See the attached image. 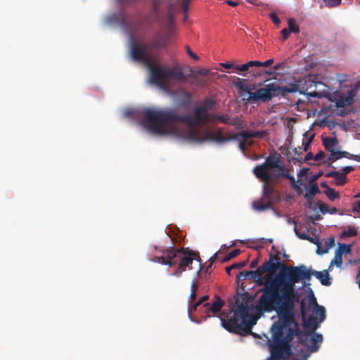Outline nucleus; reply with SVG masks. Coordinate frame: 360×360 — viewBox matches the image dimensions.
Listing matches in <instances>:
<instances>
[{"label": "nucleus", "instance_id": "052dcab7", "mask_svg": "<svg viewBox=\"0 0 360 360\" xmlns=\"http://www.w3.org/2000/svg\"><path fill=\"white\" fill-rule=\"evenodd\" d=\"M209 71L205 69L199 70L197 73L200 76H207L208 75Z\"/></svg>", "mask_w": 360, "mask_h": 360}, {"label": "nucleus", "instance_id": "864d4df0", "mask_svg": "<svg viewBox=\"0 0 360 360\" xmlns=\"http://www.w3.org/2000/svg\"><path fill=\"white\" fill-rule=\"evenodd\" d=\"M218 259V252H216L211 258H210V263L206 268V272L208 271V269L211 267L212 264Z\"/></svg>", "mask_w": 360, "mask_h": 360}, {"label": "nucleus", "instance_id": "0e129e2a", "mask_svg": "<svg viewBox=\"0 0 360 360\" xmlns=\"http://www.w3.org/2000/svg\"><path fill=\"white\" fill-rule=\"evenodd\" d=\"M311 160H314V156L311 152H309L307 154V155L305 157V160L309 161Z\"/></svg>", "mask_w": 360, "mask_h": 360}, {"label": "nucleus", "instance_id": "13d9d810", "mask_svg": "<svg viewBox=\"0 0 360 360\" xmlns=\"http://www.w3.org/2000/svg\"><path fill=\"white\" fill-rule=\"evenodd\" d=\"M209 299L208 295H204L201 298H200L196 302L195 305H200L202 302H205Z\"/></svg>", "mask_w": 360, "mask_h": 360}, {"label": "nucleus", "instance_id": "4d7b16f0", "mask_svg": "<svg viewBox=\"0 0 360 360\" xmlns=\"http://www.w3.org/2000/svg\"><path fill=\"white\" fill-rule=\"evenodd\" d=\"M198 289V285L197 284V283L193 280L191 283V292H197Z\"/></svg>", "mask_w": 360, "mask_h": 360}, {"label": "nucleus", "instance_id": "338daca9", "mask_svg": "<svg viewBox=\"0 0 360 360\" xmlns=\"http://www.w3.org/2000/svg\"><path fill=\"white\" fill-rule=\"evenodd\" d=\"M258 262H259V259L258 258L252 260V262L250 263V267L252 268V269L256 267L257 266V264H258Z\"/></svg>", "mask_w": 360, "mask_h": 360}, {"label": "nucleus", "instance_id": "2eb2a0df", "mask_svg": "<svg viewBox=\"0 0 360 360\" xmlns=\"http://www.w3.org/2000/svg\"><path fill=\"white\" fill-rule=\"evenodd\" d=\"M308 303L309 305L307 307H314L313 309V315L316 319L319 316V322H323L324 319H326V311L325 308L322 306H320L316 302V299L314 297V295L312 291H311L310 295L308 297Z\"/></svg>", "mask_w": 360, "mask_h": 360}, {"label": "nucleus", "instance_id": "de8ad7c7", "mask_svg": "<svg viewBox=\"0 0 360 360\" xmlns=\"http://www.w3.org/2000/svg\"><path fill=\"white\" fill-rule=\"evenodd\" d=\"M270 18H271L272 22L275 25H278L281 22V20H280L279 18L278 17V15L275 13H271L270 14Z\"/></svg>", "mask_w": 360, "mask_h": 360}, {"label": "nucleus", "instance_id": "79ce46f5", "mask_svg": "<svg viewBox=\"0 0 360 360\" xmlns=\"http://www.w3.org/2000/svg\"><path fill=\"white\" fill-rule=\"evenodd\" d=\"M274 60L273 58H270L264 62L259 61L260 64L255 65L256 67H269L274 63Z\"/></svg>", "mask_w": 360, "mask_h": 360}, {"label": "nucleus", "instance_id": "4c0bfd02", "mask_svg": "<svg viewBox=\"0 0 360 360\" xmlns=\"http://www.w3.org/2000/svg\"><path fill=\"white\" fill-rule=\"evenodd\" d=\"M294 231H295V234L297 235V236L299 238H300L302 240H307V239H309L308 238L309 235H307L306 233H301V232L299 231V230H298V229L297 227V223L296 222H295Z\"/></svg>", "mask_w": 360, "mask_h": 360}, {"label": "nucleus", "instance_id": "0eeeda50", "mask_svg": "<svg viewBox=\"0 0 360 360\" xmlns=\"http://www.w3.org/2000/svg\"><path fill=\"white\" fill-rule=\"evenodd\" d=\"M288 313L287 319L293 320V309L298 295L295 290V284L300 281H309L311 276L319 280L323 285L330 286L332 283L328 270L318 271L308 269L304 265L297 266H288Z\"/></svg>", "mask_w": 360, "mask_h": 360}, {"label": "nucleus", "instance_id": "a878e982", "mask_svg": "<svg viewBox=\"0 0 360 360\" xmlns=\"http://www.w3.org/2000/svg\"><path fill=\"white\" fill-rule=\"evenodd\" d=\"M335 245V240L333 237L330 238L326 243L325 248H322L321 246L318 247L316 252L319 255H323L328 252V250L330 249Z\"/></svg>", "mask_w": 360, "mask_h": 360}, {"label": "nucleus", "instance_id": "1a4fd4ad", "mask_svg": "<svg viewBox=\"0 0 360 360\" xmlns=\"http://www.w3.org/2000/svg\"><path fill=\"white\" fill-rule=\"evenodd\" d=\"M297 328L298 331L297 334L295 335L299 338L300 342L302 345H304L308 347V349L309 352L305 356V359H307L310 353L316 352L319 350L321 344L323 341V336L321 334L313 333L311 335H306L304 334L300 329L299 328L298 323L295 320V308L293 309V320L289 322L285 327L283 330V335H286L289 332L290 329Z\"/></svg>", "mask_w": 360, "mask_h": 360}, {"label": "nucleus", "instance_id": "423d86ee", "mask_svg": "<svg viewBox=\"0 0 360 360\" xmlns=\"http://www.w3.org/2000/svg\"><path fill=\"white\" fill-rule=\"evenodd\" d=\"M292 321L286 319L277 321L273 323L271 328V338L264 335V346H268L270 357L268 360H288L292 355L290 342L295 338L298 330L290 329L286 335H283V330L285 326Z\"/></svg>", "mask_w": 360, "mask_h": 360}, {"label": "nucleus", "instance_id": "5701e85b", "mask_svg": "<svg viewBox=\"0 0 360 360\" xmlns=\"http://www.w3.org/2000/svg\"><path fill=\"white\" fill-rule=\"evenodd\" d=\"M353 98L351 96L346 97H341L337 99L335 105L338 108H344L345 106H349L353 103Z\"/></svg>", "mask_w": 360, "mask_h": 360}, {"label": "nucleus", "instance_id": "c85d7f7f", "mask_svg": "<svg viewBox=\"0 0 360 360\" xmlns=\"http://www.w3.org/2000/svg\"><path fill=\"white\" fill-rule=\"evenodd\" d=\"M334 179L335 181L336 185L338 186H344L348 181V178L347 176H345V174L338 171L335 176H334Z\"/></svg>", "mask_w": 360, "mask_h": 360}, {"label": "nucleus", "instance_id": "2f4dec72", "mask_svg": "<svg viewBox=\"0 0 360 360\" xmlns=\"http://www.w3.org/2000/svg\"><path fill=\"white\" fill-rule=\"evenodd\" d=\"M248 259L245 260V261H243V262H237V263H234L233 264H231V266H229L226 268V271L228 274H231V271L233 269H240V268H243V266H245L247 263H248Z\"/></svg>", "mask_w": 360, "mask_h": 360}, {"label": "nucleus", "instance_id": "37998d69", "mask_svg": "<svg viewBox=\"0 0 360 360\" xmlns=\"http://www.w3.org/2000/svg\"><path fill=\"white\" fill-rule=\"evenodd\" d=\"M191 0H181V7L184 13H186L188 10V4Z\"/></svg>", "mask_w": 360, "mask_h": 360}, {"label": "nucleus", "instance_id": "bb28decb", "mask_svg": "<svg viewBox=\"0 0 360 360\" xmlns=\"http://www.w3.org/2000/svg\"><path fill=\"white\" fill-rule=\"evenodd\" d=\"M358 231L354 226H347L346 229L342 232V238L354 237L357 236Z\"/></svg>", "mask_w": 360, "mask_h": 360}, {"label": "nucleus", "instance_id": "72a5a7b5", "mask_svg": "<svg viewBox=\"0 0 360 360\" xmlns=\"http://www.w3.org/2000/svg\"><path fill=\"white\" fill-rule=\"evenodd\" d=\"M324 193L331 201H334L335 199L340 198V193L338 192H335L332 188L326 190Z\"/></svg>", "mask_w": 360, "mask_h": 360}, {"label": "nucleus", "instance_id": "4be33fe9", "mask_svg": "<svg viewBox=\"0 0 360 360\" xmlns=\"http://www.w3.org/2000/svg\"><path fill=\"white\" fill-rule=\"evenodd\" d=\"M342 158H348V159H350V160H356V155H354V154H351L347 151H340V150H338V152H336V154L333 157V160H331V162L328 165V167H332V163L335 162L336 160H339V159H341Z\"/></svg>", "mask_w": 360, "mask_h": 360}, {"label": "nucleus", "instance_id": "f03ea898", "mask_svg": "<svg viewBox=\"0 0 360 360\" xmlns=\"http://www.w3.org/2000/svg\"><path fill=\"white\" fill-rule=\"evenodd\" d=\"M140 115L143 127L148 131L159 135L176 134L178 123L185 124L188 127L186 130L196 129L195 127L212 121L213 116L199 106L194 109L193 116L181 115L176 108L155 110L146 108L141 110Z\"/></svg>", "mask_w": 360, "mask_h": 360}, {"label": "nucleus", "instance_id": "5fc2aeb1", "mask_svg": "<svg viewBox=\"0 0 360 360\" xmlns=\"http://www.w3.org/2000/svg\"><path fill=\"white\" fill-rule=\"evenodd\" d=\"M308 238L309 239H307V240H308V241H309V242L316 245L317 248L321 246V243H320L319 240L317 238H312V237H311L309 236H308Z\"/></svg>", "mask_w": 360, "mask_h": 360}, {"label": "nucleus", "instance_id": "473e14b6", "mask_svg": "<svg viewBox=\"0 0 360 360\" xmlns=\"http://www.w3.org/2000/svg\"><path fill=\"white\" fill-rule=\"evenodd\" d=\"M288 29L290 32H293L295 34H297L300 32V27L298 25L295 23V21L294 19L290 18L288 20Z\"/></svg>", "mask_w": 360, "mask_h": 360}, {"label": "nucleus", "instance_id": "6e6552de", "mask_svg": "<svg viewBox=\"0 0 360 360\" xmlns=\"http://www.w3.org/2000/svg\"><path fill=\"white\" fill-rule=\"evenodd\" d=\"M285 166L281 162V155L277 152L271 153L264 163L253 169L255 176L264 183H270L278 179L280 172L284 171Z\"/></svg>", "mask_w": 360, "mask_h": 360}, {"label": "nucleus", "instance_id": "a19ab883", "mask_svg": "<svg viewBox=\"0 0 360 360\" xmlns=\"http://www.w3.org/2000/svg\"><path fill=\"white\" fill-rule=\"evenodd\" d=\"M250 276V271H240L237 276L238 280H245Z\"/></svg>", "mask_w": 360, "mask_h": 360}, {"label": "nucleus", "instance_id": "4468645a", "mask_svg": "<svg viewBox=\"0 0 360 360\" xmlns=\"http://www.w3.org/2000/svg\"><path fill=\"white\" fill-rule=\"evenodd\" d=\"M322 143L324 146L325 149L330 153L329 156L328 157V161L331 162L333 157L335 155L336 152H338V146L339 144L338 139L336 136L333 137H323L322 138Z\"/></svg>", "mask_w": 360, "mask_h": 360}, {"label": "nucleus", "instance_id": "e433bc0d", "mask_svg": "<svg viewBox=\"0 0 360 360\" xmlns=\"http://www.w3.org/2000/svg\"><path fill=\"white\" fill-rule=\"evenodd\" d=\"M229 125L234 126L237 128H241L243 126V123L241 120L238 117H231L229 122Z\"/></svg>", "mask_w": 360, "mask_h": 360}, {"label": "nucleus", "instance_id": "69168bd1", "mask_svg": "<svg viewBox=\"0 0 360 360\" xmlns=\"http://www.w3.org/2000/svg\"><path fill=\"white\" fill-rule=\"evenodd\" d=\"M195 297H196V293L191 292V295L189 296V298H188V302L190 303L193 302L195 300Z\"/></svg>", "mask_w": 360, "mask_h": 360}, {"label": "nucleus", "instance_id": "a18cd8bd", "mask_svg": "<svg viewBox=\"0 0 360 360\" xmlns=\"http://www.w3.org/2000/svg\"><path fill=\"white\" fill-rule=\"evenodd\" d=\"M186 50L188 55L191 58H192L193 59H194L195 60H198L199 59L198 56L191 51V48L188 46H186Z\"/></svg>", "mask_w": 360, "mask_h": 360}, {"label": "nucleus", "instance_id": "58836bf2", "mask_svg": "<svg viewBox=\"0 0 360 360\" xmlns=\"http://www.w3.org/2000/svg\"><path fill=\"white\" fill-rule=\"evenodd\" d=\"M317 205H318V207L319 209V210L321 211V212L322 214H326V213H328V206L326 203L325 202H323L321 201H319L317 202Z\"/></svg>", "mask_w": 360, "mask_h": 360}, {"label": "nucleus", "instance_id": "cd10ccee", "mask_svg": "<svg viewBox=\"0 0 360 360\" xmlns=\"http://www.w3.org/2000/svg\"><path fill=\"white\" fill-rule=\"evenodd\" d=\"M260 64L259 60H250L241 65L236 66V70L238 71L245 72L248 71L250 68L255 67V65Z\"/></svg>", "mask_w": 360, "mask_h": 360}, {"label": "nucleus", "instance_id": "ea45409f", "mask_svg": "<svg viewBox=\"0 0 360 360\" xmlns=\"http://www.w3.org/2000/svg\"><path fill=\"white\" fill-rule=\"evenodd\" d=\"M342 0H323V2L328 7H334L340 5Z\"/></svg>", "mask_w": 360, "mask_h": 360}, {"label": "nucleus", "instance_id": "393cba45", "mask_svg": "<svg viewBox=\"0 0 360 360\" xmlns=\"http://www.w3.org/2000/svg\"><path fill=\"white\" fill-rule=\"evenodd\" d=\"M326 85L319 79V77L317 76V79H316V90L317 96L315 98H321L325 96L326 94Z\"/></svg>", "mask_w": 360, "mask_h": 360}, {"label": "nucleus", "instance_id": "e2e57ef3", "mask_svg": "<svg viewBox=\"0 0 360 360\" xmlns=\"http://www.w3.org/2000/svg\"><path fill=\"white\" fill-rule=\"evenodd\" d=\"M220 65H221V66H222L224 68H232L233 66V64L230 63V62L222 63Z\"/></svg>", "mask_w": 360, "mask_h": 360}, {"label": "nucleus", "instance_id": "bf43d9fd", "mask_svg": "<svg viewBox=\"0 0 360 360\" xmlns=\"http://www.w3.org/2000/svg\"><path fill=\"white\" fill-rule=\"evenodd\" d=\"M184 269H181L180 266L178 265V269L172 274L174 276H179L183 271H184Z\"/></svg>", "mask_w": 360, "mask_h": 360}, {"label": "nucleus", "instance_id": "7c9ffc66", "mask_svg": "<svg viewBox=\"0 0 360 360\" xmlns=\"http://www.w3.org/2000/svg\"><path fill=\"white\" fill-rule=\"evenodd\" d=\"M231 120V115L229 114H224L221 115H213L212 121H219L223 124H228Z\"/></svg>", "mask_w": 360, "mask_h": 360}, {"label": "nucleus", "instance_id": "c9c22d12", "mask_svg": "<svg viewBox=\"0 0 360 360\" xmlns=\"http://www.w3.org/2000/svg\"><path fill=\"white\" fill-rule=\"evenodd\" d=\"M335 252H339V253H341V256H342L343 254L349 253L351 248L346 244H339L338 248L335 250Z\"/></svg>", "mask_w": 360, "mask_h": 360}, {"label": "nucleus", "instance_id": "09e8293b", "mask_svg": "<svg viewBox=\"0 0 360 360\" xmlns=\"http://www.w3.org/2000/svg\"><path fill=\"white\" fill-rule=\"evenodd\" d=\"M354 169V168L352 166H345V167H343L341 170H342V174H345V176H347V174L350 173L351 172H352L353 170Z\"/></svg>", "mask_w": 360, "mask_h": 360}, {"label": "nucleus", "instance_id": "49530a36", "mask_svg": "<svg viewBox=\"0 0 360 360\" xmlns=\"http://www.w3.org/2000/svg\"><path fill=\"white\" fill-rule=\"evenodd\" d=\"M312 139L313 137H311L309 139H308L307 141H302V146H303V150L304 151H307L309 146H310V144H311V142L312 141Z\"/></svg>", "mask_w": 360, "mask_h": 360}, {"label": "nucleus", "instance_id": "ddd939ff", "mask_svg": "<svg viewBox=\"0 0 360 360\" xmlns=\"http://www.w3.org/2000/svg\"><path fill=\"white\" fill-rule=\"evenodd\" d=\"M266 134L264 131H243L237 134H232L236 136L235 140L238 141V147L240 150L245 152L246 150V141L251 138L259 137L262 138Z\"/></svg>", "mask_w": 360, "mask_h": 360}, {"label": "nucleus", "instance_id": "f704fd0d", "mask_svg": "<svg viewBox=\"0 0 360 360\" xmlns=\"http://www.w3.org/2000/svg\"><path fill=\"white\" fill-rule=\"evenodd\" d=\"M240 253V250L239 249H235L229 252L224 258L221 259V262H226L231 260L233 258H235Z\"/></svg>", "mask_w": 360, "mask_h": 360}, {"label": "nucleus", "instance_id": "c03bdc74", "mask_svg": "<svg viewBox=\"0 0 360 360\" xmlns=\"http://www.w3.org/2000/svg\"><path fill=\"white\" fill-rule=\"evenodd\" d=\"M282 41H285L290 36V32L288 29L284 28L281 30Z\"/></svg>", "mask_w": 360, "mask_h": 360}, {"label": "nucleus", "instance_id": "dca6fc26", "mask_svg": "<svg viewBox=\"0 0 360 360\" xmlns=\"http://www.w3.org/2000/svg\"><path fill=\"white\" fill-rule=\"evenodd\" d=\"M162 256L155 257L151 261L169 266H175V262L173 261V257L172 255L173 253V247L162 250Z\"/></svg>", "mask_w": 360, "mask_h": 360}, {"label": "nucleus", "instance_id": "9b49d317", "mask_svg": "<svg viewBox=\"0 0 360 360\" xmlns=\"http://www.w3.org/2000/svg\"><path fill=\"white\" fill-rule=\"evenodd\" d=\"M173 261L175 262V265L178 264L181 269L186 270V268L192 269L191 264L193 260L199 257L198 253L188 250V248H176L173 247Z\"/></svg>", "mask_w": 360, "mask_h": 360}, {"label": "nucleus", "instance_id": "6e6d98bb", "mask_svg": "<svg viewBox=\"0 0 360 360\" xmlns=\"http://www.w3.org/2000/svg\"><path fill=\"white\" fill-rule=\"evenodd\" d=\"M321 219V217L319 214L309 217V219L311 222H314L315 221L320 220Z\"/></svg>", "mask_w": 360, "mask_h": 360}, {"label": "nucleus", "instance_id": "f8f14e48", "mask_svg": "<svg viewBox=\"0 0 360 360\" xmlns=\"http://www.w3.org/2000/svg\"><path fill=\"white\" fill-rule=\"evenodd\" d=\"M300 310L304 326L302 332L306 335H311L319 327L321 322H319L318 319L314 316L307 317L309 307H307L304 300L300 303Z\"/></svg>", "mask_w": 360, "mask_h": 360}, {"label": "nucleus", "instance_id": "a211bd4d", "mask_svg": "<svg viewBox=\"0 0 360 360\" xmlns=\"http://www.w3.org/2000/svg\"><path fill=\"white\" fill-rule=\"evenodd\" d=\"M224 302L217 297L212 304L209 302L204 304V307H205L207 314L211 312L215 314L221 311Z\"/></svg>", "mask_w": 360, "mask_h": 360}, {"label": "nucleus", "instance_id": "c756f323", "mask_svg": "<svg viewBox=\"0 0 360 360\" xmlns=\"http://www.w3.org/2000/svg\"><path fill=\"white\" fill-rule=\"evenodd\" d=\"M342 264V256H341V253H339V252H335V257L330 263L329 269H330L333 265H336L338 267H341Z\"/></svg>", "mask_w": 360, "mask_h": 360}, {"label": "nucleus", "instance_id": "774afa93", "mask_svg": "<svg viewBox=\"0 0 360 360\" xmlns=\"http://www.w3.org/2000/svg\"><path fill=\"white\" fill-rule=\"evenodd\" d=\"M356 283L358 284L359 288L360 289V266H359L357 275L356 276Z\"/></svg>", "mask_w": 360, "mask_h": 360}, {"label": "nucleus", "instance_id": "680f3d73", "mask_svg": "<svg viewBox=\"0 0 360 360\" xmlns=\"http://www.w3.org/2000/svg\"><path fill=\"white\" fill-rule=\"evenodd\" d=\"M250 73H251L255 77H259L262 75V72L257 70H252L250 71Z\"/></svg>", "mask_w": 360, "mask_h": 360}, {"label": "nucleus", "instance_id": "20e7f679", "mask_svg": "<svg viewBox=\"0 0 360 360\" xmlns=\"http://www.w3.org/2000/svg\"><path fill=\"white\" fill-rule=\"evenodd\" d=\"M316 79H317V75H309L299 79L297 84H291L289 86H281L276 82L270 83L255 92H250L249 98L254 101L261 100L266 102L273 97L285 96L288 93L297 91L307 95L309 97H316L317 96L316 91H315Z\"/></svg>", "mask_w": 360, "mask_h": 360}, {"label": "nucleus", "instance_id": "aec40b11", "mask_svg": "<svg viewBox=\"0 0 360 360\" xmlns=\"http://www.w3.org/2000/svg\"><path fill=\"white\" fill-rule=\"evenodd\" d=\"M272 206L273 205L271 204L270 201L263 200V198H261L252 202L253 209L258 212L264 211L267 209L271 208Z\"/></svg>", "mask_w": 360, "mask_h": 360}, {"label": "nucleus", "instance_id": "39448f33", "mask_svg": "<svg viewBox=\"0 0 360 360\" xmlns=\"http://www.w3.org/2000/svg\"><path fill=\"white\" fill-rule=\"evenodd\" d=\"M221 326L230 333L245 335L251 332L255 324V320L250 315L248 304L246 301L235 299L229 304V312L224 311L220 314Z\"/></svg>", "mask_w": 360, "mask_h": 360}, {"label": "nucleus", "instance_id": "b1692460", "mask_svg": "<svg viewBox=\"0 0 360 360\" xmlns=\"http://www.w3.org/2000/svg\"><path fill=\"white\" fill-rule=\"evenodd\" d=\"M215 103L216 101L213 98H207L202 101L199 107H200L206 112H208L209 110H211L214 108Z\"/></svg>", "mask_w": 360, "mask_h": 360}, {"label": "nucleus", "instance_id": "3c124183", "mask_svg": "<svg viewBox=\"0 0 360 360\" xmlns=\"http://www.w3.org/2000/svg\"><path fill=\"white\" fill-rule=\"evenodd\" d=\"M352 210L354 212H360V200L355 201L353 203Z\"/></svg>", "mask_w": 360, "mask_h": 360}, {"label": "nucleus", "instance_id": "603ef678", "mask_svg": "<svg viewBox=\"0 0 360 360\" xmlns=\"http://www.w3.org/2000/svg\"><path fill=\"white\" fill-rule=\"evenodd\" d=\"M326 156V154L323 151L320 150L315 156H314V160H323Z\"/></svg>", "mask_w": 360, "mask_h": 360}, {"label": "nucleus", "instance_id": "f3484780", "mask_svg": "<svg viewBox=\"0 0 360 360\" xmlns=\"http://www.w3.org/2000/svg\"><path fill=\"white\" fill-rule=\"evenodd\" d=\"M269 184V183L264 184L262 198H263V200L270 201L271 204L273 205L274 202L278 200V194L277 191L274 188V187Z\"/></svg>", "mask_w": 360, "mask_h": 360}, {"label": "nucleus", "instance_id": "f257e3e1", "mask_svg": "<svg viewBox=\"0 0 360 360\" xmlns=\"http://www.w3.org/2000/svg\"><path fill=\"white\" fill-rule=\"evenodd\" d=\"M276 254H270L269 259L255 271H250V276L257 285L263 286L262 295L255 303L257 312L276 311L278 321L286 320L288 313V266L281 262L279 252L274 246Z\"/></svg>", "mask_w": 360, "mask_h": 360}, {"label": "nucleus", "instance_id": "6ab92c4d", "mask_svg": "<svg viewBox=\"0 0 360 360\" xmlns=\"http://www.w3.org/2000/svg\"><path fill=\"white\" fill-rule=\"evenodd\" d=\"M280 177H284L290 180V184L292 188H294L297 192H300L301 190V188L300 186V184H302V181L298 180L297 182L295 181V179L293 176H291L289 174L288 169L284 168V171L281 172L278 174V178Z\"/></svg>", "mask_w": 360, "mask_h": 360}, {"label": "nucleus", "instance_id": "9d476101", "mask_svg": "<svg viewBox=\"0 0 360 360\" xmlns=\"http://www.w3.org/2000/svg\"><path fill=\"white\" fill-rule=\"evenodd\" d=\"M185 139L190 142L202 143L207 141H213L218 143H223L230 141H235L236 136L232 134L227 136L222 135V129H219L214 133H207L203 135L198 129L186 130L184 134Z\"/></svg>", "mask_w": 360, "mask_h": 360}, {"label": "nucleus", "instance_id": "412c9836", "mask_svg": "<svg viewBox=\"0 0 360 360\" xmlns=\"http://www.w3.org/2000/svg\"><path fill=\"white\" fill-rule=\"evenodd\" d=\"M321 191L316 184H309L307 192L304 194V198L308 200L311 201L314 199V196L320 193Z\"/></svg>", "mask_w": 360, "mask_h": 360}, {"label": "nucleus", "instance_id": "7ed1b4c3", "mask_svg": "<svg viewBox=\"0 0 360 360\" xmlns=\"http://www.w3.org/2000/svg\"><path fill=\"white\" fill-rule=\"evenodd\" d=\"M166 44V39L158 34L149 43H136L131 37L130 46V53L132 59L145 64L150 70L151 83L162 89H167L172 80L181 82L186 79L182 68L178 64L172 68L153 64L150 56V49L165 48Z\"/></svg>", "mask_w": 360, "mask_h": 360}, {"label": "nucleus", "instance_id": "8fccbe9b", "mask_svg": "<svg viewBox=\"0 0 360 360\" xmlns=\"http://www.w3.org/2000/svg\"><path fill=\"white\" fill-rule=\"evenodd\" d=\"M160 2L159 0H153V12L155 14L158 13V8Z\"/></svg>", "mask_w": 360, "mask_h": 360}]
</instances>
